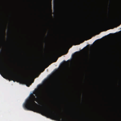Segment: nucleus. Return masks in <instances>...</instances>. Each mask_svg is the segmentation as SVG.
Listing matches in <instances>:
<instances>
[{
    "label": "nucleus",
    "mask_w": 121,
    "mask_h": 121,
    "mask_svg": "<svg viewBox=\"0 0 121 121\" xmlns=\"http://www.w3.org/2000/svg\"><path fill=\"white\" fill-rule=\"evenodd\" d=\"M33 82V81L32 82H31V81L30 80H27L26 82V85L28 86H29Z\"/></svg>",
    "instance_id": "obj_3"
},
{
    "label": "nucleus",
    "mask_w": 121,
    "mask_h": 121,
    "mask_svg": "<svg viewBox=\"0 0 121 121\" xmlns=\"http://www.w3.org/2000/svg\"><path fill=\"white\" fill-rule=\"evenodd\" d=\"M0 69L3 72L4 74L7 75L8 70L5 65L3 63H1L0 61Z\"/></svg>",
    "instance_id": "obj_2"
},
{
    "label": "nucleus",
    "mask_w": 121,
    "mask_h": 121,
    "mask_svg": "<svg viewBox=\"0 0 121 121\" xmlns=\"http://www.w3.org/2000/svg\"><path fill=\"white\" fill-rule=\"evenodd\" d=\"M40 99V97L37 94L36 92L34 93L26 100L24 104V107L27 109L34 111H39L45 114L50 115V112L45 107H40L34 102L35 101L39 103Z\"/></svg>",
    "instance_id": "obj_1"
}]
</instances>
